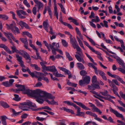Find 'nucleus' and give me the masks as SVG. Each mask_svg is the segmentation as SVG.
Here are the masks:
<instances>
[{
	"label": "nucleus",
	"mask_w": 125,
	"mask_h": 125,
	"mask_svg": "<svg viewBox=\"0 0 125 125\" xmlns=\"http://www.w3.org/2000/svg\"><path fill=\"white\" fill-rule=\"evenodd\" d=\"M41 90H37L32 91L27 90L25 91L26 93L29 95L35 98L37 102L40 104H42L44 100L43 99L40 98Z\"/></svg>",
	"instance_id": "1"
},
{
	"label": "nucleus",
	"mask_w": 125,
	"mask_h": 125,
	"mask_svg": "<svg viewBox=\"0 0 125 125\" xmlns=\"http://www.w3.org/2000/svg\"><path fill=\"white\" fill-rule=\"evenodd\" d=\"M76 50L78 52H76V53H78L79 55L77 54H75V57L79 62H81L83 63H84L85 61L83 59L84 56L81 49L80 47Z\"/></svg>",
	"instance_id": "2"
},
{
	"label": "nucleus",
	"mask_w": 125,
	"mask_h": 125,
	"mask_svg": "<svg viewBox=\"0 0 125 125\" xmlns=\"http://www.w3.org/2000/svg\"><path fill=\"white\" fill-rule=\"evenodd\" d=\"M83 80H81L79 81V84L82 86H84L85 85L89 84L90 81V78L89 76L87 75L83 77Z\"/></svg>",
	"instance_id": "3"
},
{
	"label": "nucleus",
	"mask_w": 125,
	"mask_h": 125,
	"mask_svg": "<svg viewBox=\"0 0 125 125\" xmlns=\"http://www.w3.org/2000/svg\"><path fill=\"white\" fill-rule=\"evenodd\" d=\"M46 97L48 98L53 99L55 98V97L50 94L48 93L45 91L41 90L40 98L42 99L45 97Z\"/></svg>",
	"instance_id": "4"
},
{
	"label": "nucleus",
	"mask_w": 125,
	"mask_h": 125,
	"mask_svg": "<svg viewBox=\"0 0 125 125\" xmlns=\"http://www.w3.org/2000/svg\"><path fill=\"white\" fill-rule=\"evenodd\" d=\"M50 72L53 73V74L57 77H64V75L59 73L55 66H50Z\"/></svg>",
	"instance_id": "5"
},
{
	"label": "nucleus",
	"mask_w": 125,
	"mask_h": 125,
	"mask_svg": "<svg viewBox=\"0 0 125 125\" xmlns=\"http://www.w3.org/2000/svg\"><path fill=\"white\" fill-rule=\"evenodd\" d=\"M109 110L111 112L113 113L117 117L121 118L122 120L125 122V119L122 114H120L117 111L113 109L111 107H109Z\"/></svg>",
	"instance_id": "6"
},
{
	"label": "nucleus",
	"mask_w": 125,
	"mask_h": 125,
	"mask_svg": "<svg viewBox=\"0 0 125 125\" xmlns=\"http://www.w3.org/2000/svg\"><path fill=\"white\" fill-rule=\"evenodd\" d=\"M86 114L87 115H89L92 116L94 117V119L99 122H102V120L100 118L98 117L97 115L93 113L92 112L90 111H87L86 112Z\"/></svg>",
	"instance_id": "7"
},
{
	"label": "nucleus",
	"mask_w": 125,
	"mask_h": 125,
	"mask_svg": "<svg viewBox=\"0 0 125 125\" xmlns=\"http://www.w3.org/2000/svg\"><path fill=\"white\" fill-rule=\"evenodd\" d=\"M17 23L18 25H20L22 29H23L24 27L26 29H30V28L27 24L21 21H17Z\"/></svg>",
	"instance_id": "8"
},
{
	"label": "nucleus",
	"mask_w": 125,
	"mask_h": 125,
	"mask_svg": "<svg viewBox=\"0 0 125 125\" xmlns=\"http://www.w3.org/2000/svg\"><path fill=\"white\" fill-rule=\"evenodd\" d=\"M34 1L36 4V6H37L38 8V10H37L38 12H39V10L41 8H42L43 7V4L38 0H33Z\"/></svg>",
	"instance_id": "9"
},
{
	"label": "nucleus",
	"mask_w": 125,
	"mask_h": 125,
	"mask_svg": "<svg viewBox=\"0 0 125 125\" xmlns=\"http://www.w3.org/2000/svg\"><path fill=\"white\" fill-rule=\"evenodd\" d=\"M119 59H117V62L121 66H120L119 67L117 68L118 70V68H121L123 70H125V63L120 58Z\"/></svg>",
	"instance_id": "10"
},
{
	"label": "nucleus",
	"mask_w": 125,
	"mask_h": 125,
	"mask_svg": "<svg viewBox=\"0 0 125 125\" xmlns=\"http://www.w3.org/2000/svg\"><path fill=\"white\" fill-rule=\"evenodd\" d=\"M22 104L23 105H28L29 106L33 107L34 108H37L36 104L34 103H33L29 101L24 102Z\"/></svg>",
	"instance_id": "11"
},
{
	"label": "nucleus",
	"mask_w": 125,
	"mask_h": 125,
	"mask_svg": "<svg viewBox=\"0 0 125 125\" xmlns=\"http://www.w3.org/2000/svg\"><path fill=\"white\" fill-rule=\"evenodd\" d=\"M16 57L17 58L18 61L19 62V64L21 65V67H25V66L24 65L23 62L22 61V57L21 56H20L18 54L16 55Z\"/></svg>",
	"instance_id": "12"
},
{
	"label": "nucleus",
	"mask_w": 125,
	"mask_h": 125,
	"mask_svg": "<svg viewBox=\"0 0 125 125\" xmlns=\"http://www.w3.org/2000/svg\"><path fill=\"white\" fill-rule=\"evenodd\" d=\"M76 109H77V114L76 115V116H82L84 115V113L83 112H80L81 108L76 105L74 107Z\"/></svg>",
	"instance_id": "13"
},
{
	"label": "nucleus",
	"mask_w": 125,
	"mask_h": 125,
	"mask_svg": "<svg viewBox=\"0 0 125 125\" xmlns=\"http://www.w3.org/2000/svg\"><path fill=\"white\" fill-rule=\"evenodd\" d=\"M73 102L77 104L78 105L81 107L85 110H90L91 109L85 106V105L81 103L73 101Z\"/></svg>",
	"instance_id": "14"
},
{
	"label": "nucleus",
	"mask_w": 125,
	"mask_h": 125,
	"mask_svg": "<svg viewBox=\"0 0 125 125\" xmlns=\"http://www.w3.org/2000/svg\"><path fill=\"white\" fill-rule=\"evenodd\" d=\"M89 104L90 105V106L92 107L95 111L98 113L99 114H101L102 113V112L98 108L96 107V106L92 103H89Z\"/></svg>",
	"instance_id": "15"
},
{
	"label": "nucleus",
	"mask_w": 125,
	"mask_h": 125,
	"mask_svg": "<svg viewBox=\"0 0 125 125\" xmlns=\"http://www.w3.org/2000/svg\"><path fill=\"white\" fill-rule=\"evenodd\" d=\"M0 48L4 49L9 54H11L12 53L11 51L7 47L5 44H0Z\"/></svg>",
	"instance_id": "16"
},
{
	"label": "nucleus",
	"mask_w": 125,
	"mask_h": 125,
	"mask_svg": "<svg viewBox=\"0 0 125 125\" xmlns=\"http://www.w3.org/2000/svg\"><path fill=\"white\" fill-rule=\"evenodd\" d=\"M4 34H5V36H6L9 39H10V37L9 35H10L11 36V37L13 41H15L16 40V39L12 35V34L10 32H4Z\"/></svg>",
	"instance_id": "17"
},
{
	"label": "nucleus",
	"mask_w": 125,
	"mask_h": 125,
	"mask_svg": "<svg viewBox=\"0 0 125 125\" xmlns=\"http://www.w3.org/2000/svg\"><path fill=\"white\" fill-rule=\"evenodd\" d=\"M98 72L100 75L102 77L103 79L104 80L106 81L107 80V79L106 76H105V73L103 71L99 70H98Z\"/></svg>",
	"instance_id": "18"
},
{
	"label": "nucleus",
	"mask_w": 125,
	"mask_h": 125,
	"mask_svg": "<svg viewBox=\"0 0 125 125\" xmlns=\"http://www.w3.org/2000/svg\"><path fill=\"white\" fill-rule=\"evenodd\" d=\"M36 77L38 79V81H41L42 80H43L47 83H48L49 82V80L46 77H45L43 76L42 77L40 76H36Z\"/></svg>",
	"instance_id": "19"
},
{
	"label": "nucleus",
	"mask_w": 125,
	"mask_h": 125,
	"mask_svg": "<svg viewBox=\"0 0 125 125\" xmlns=\"http://www.w3.org/2000/svg\"><path fill=\"white\" fill-rule=\"evenodd\" d=\"M48 20H46L45 21H44L43 23V28L47 32H48V26H49V24L48 22Z\"/></svg>",
	"instance_id": "20"
},
{
	"label": "nucleus",
	"mask_w": 125,
	"mask_h": 125,
	"mask_svg": "<svg viewBox=\"0 0 125 125\" xmlns=\"http://www.w3.org/2000/svg\"><path fill=\"white\" fill-rule=\"evenodd\" d=\"M88 65L90 67H92L93 68L94 70L95 73L97 75H98V70L97 68L93 64L91 63H88Z\"/></svg>",
	"instance_id": "21"
},
{
	"label": "nucleus",
	"mask_w": 125,
	"mask_h": 125,
	"mask_svg": "<svg viewBox=\"0 0 125 125\" xmlns=\"http://www.w3.org/2000/svg\"><path fill=\"white\" fill-rule=\"evenodd\" d=\"M0 117L2 123L3 125H7L6 119L8 118L5 115L1 116Z\"/></svg>",
	"instance_id": "22"
},
{
	"label": "nucleus",
	"mask_w": 125,
	"mask_h": 125,
	"mask_svg": "<svg viewBox=\"0 0 125 125\" xmlns=\"http://www.w3.org/2000/svg\"><path fill=\"white\" fill-rule=\"evenodd\" d=\"M10 29L12 32L14 33H15L16 31L18 34L20 33L19 29L15 26H14L13 27L11 28Z\"/></svg>",
	"instance_id": "23"
},
{
	"label": "nucleus",
	"mask_w": 125,
	"mask_h": 125,
	"mask_svg": "<svg viewBox=\"0 0 125 125\" xmlns=\"http://www.w3.org/2000/svg\"><path fill=\"white\" fill-rule=\"evenodd\" d=\"M21 51L23 53V57L26 60L29 59L30 58H31L30 55L26 52L23 50H21Z\"/></svg>",
	"instance_id": "24"
},
{
	"label": "nucleus",
	"mask_w": 125,
	"mask_h": 125,
	"mask_svg": "<svg viewBox=\"0 0 125 125\" xmlns=\"http://www.w3.org/2000/svg\"><path fill=\"white\" fill-rule=\"evenodd\" d=\"M77 67L80 70H83L84 68V67L83 64L81 63L78 62L76 63Z\"/></svg>",
	"instance_id": "25"
},
{
	"label": "nucleus",
	"mask_w": 125,
	"mask_h": 125,
	"mask_svg": "<svg viewBox=\"0 0 125 125\" xmlns=\"http://www.w3.org/2000/svg\"><path fill=\"white\" fill-rule=\"evenodd\" d=\"M15 86L17 88H20L21 91H25V88L24 86L19 84H16Z\"/></svg>",
	"instance_id": "26"
},
{
	"label": "nucleus",
	"mask_w": 125,
	"mask_h": 125,
	"mask_svg": "<svg viewBox=\"0 0 125 125\" xmlns=\"http://www.w3.org/2000/svg\"><path fill=\"white\" fill-rule=\"evenodd\" d=\"M0 103L1 105L4 108H7L10 107L9 105L6 102L3 101H0Z\"/></svg>",
	"instance_id": "27"
},
{
	"label": "nucleus",
	"mask_w": 125,
	"mask_h": 125,
	"mask_svg": "<svg viewBox=\"0 0 125 125\" xmlns=\"http://www.w3.org/2000/svg\"><path fill=\"white\" fill-rule=\"evenodd\" d=\"M101 46L103 48L106 49L107 51H108L110 53L114 55L116 54L115 53L111 51H109L108 49L106 48V47L104 45V44L103 43H101Z\"/></svg>",
	"instance_id": "28"
},
{
	"label": "nucleus",
	"mask_w": 125,
	"mask_h": 125,
	"mask_svg": "<svg viewBox=\"0 0 125 125\" xmlns=\"http://www.w3.org/2000/svg\"><path fill=\"white\" fill-rule=\"evenodd\" d=\"M63 103L67 104L69 105H72L74 107L76 105L75 104H74L73 103L69 101H65L63 102Z\"/></svg>",
	"instance_id": "29"
},
{
	"label": "nucleus",
	"mask_w": 125,
	"mask_h": 125,
	"mask_svg": "<svg viewBox=\"0 0 125 125\" xmlns=\"http://www.w3.org/2000/svg\"><path fill=\"white\" fill-rule=\"evenodd\" d=\"M115 78L117 79L119 81H120L122 83L125 85V82L122 79L118 76L116 75L115 76Z\"/></svg>",
	"instance_id": "30"
},
{
	"label": "nucleus",
	"mask_w": 125,
	"mask_h": 125,
	"mask_svg": "<svg viewBox=\"0 0 125 125\" xmlns=\"http://www.w3.org/2000/svg\"><path fill=\"white\" fill-rule=\"evenodd\" d=\"M108 92L107 90H104L103 92H101L100 93L102 95L104 96H109L110 95L108 94Z\"/></svg>",
	"instance_id": "31"
},
{
	"label": "nucleus",
	"mask_w": 125,
	"mask_h": 125,
	"mask_svg": "<svg viewBox=\"0 0 125 125\" xmlns=\"http://www.w3.org/2000/svg\"><path fill=\"white\" fill-rule=\"evenodd\" d=\"M85 36L87 39H88L89 41L91 43L94 45L95 46V44L94 41L91 38H89L87 36L85 35H84Z\"/></svg>",
	"instance_id": "32"
},
{
	"label": "nucleus",
	"mask_w": 125,
	"mask_h": 125,
	"mask_svg": "<svg viewBox=\"0 0 125 125\" xmlns=\"http://www.w3.org/2000/svg\"><path fill=\"white\" fill-rule=\"evenodd\" d=\"M0 18L4 20H6L8 18V16L5 15H0Z\"/></svg>",
	"instance_id": "33"
},
{
	"label": "nucleus",
	"mask_w": 125,
	"mask_h": 125,
	"mask_svg": "<svg viewBox=\"0 0 125 125\" xmlns=\"http://www.w3.org/2000/svg\"><path fill=\"white\" fill-rule=\"evenodd\" d=\"M66 56L67 57L69 61H71L73 60L71 56L70 55L69 53L67 52H65Z\"/></svg>",
	"instance_id": "34"
},
{
	"label": "nucleus",
	"mask_w": 125,
	"mask_h": 125,
	"mask_svg": "<svg viewBox=\"0 0 125 125\" xmlns=\"http://www.w3.org/2000/svg\"><path fill=\"white\" fill-rule=\"evenodd\" d=\"M73 48L75 49L76 48V50L80 47L79 46L77 42H75L71 44Z\"/></svg>",
	"instance_id": "35"
},
{
	"label": "nucleus",
	"mask_w": 125,
	"mask_h": 125,
	"mask_svg": "<svg viewBox=\"0 0 125 125\" xmlns=\"http://www.w3.org/2000/svg\"><path fill=\"white\" fill-rule=\"evenodd\" d=\"M67 84L68 85L70 86H72L74 87H76L77 85L76 84L70 82L69 81L68 82Z\"/></svg>",
	"instance_id": "36"
},
{
	"label": "nucleus",
	"mask_w": 125,
	"mask_h": 125,
	"mask_svg": "<svg viewBox=\"0 0 125 125\" xmlns=\"http://www.w3.org/2000/svg\"><path fill=\"white\" fill-rule=\"evenodd\" d=\"M58 4L61 8L62 11L64 14H66L65 9L62 4L58 3Z\"/></svg>",
	"instance_id": "37"
},
{
	"label": "nucleus",
	"mask_w": 125,
	"mask_h": 125,
	"mask_svg": "<svg viewBox=\"0 0 125 125\" xmlns=\"http://www.w3.org/2000/svg\"><path fill=\"white\" fill-rule=\"evenodd\" d=\"M14 96L15 97L13 98V99L16 101H19L20 100L21 98L19 97V95H18L14 94Z\"/></svg>",
	"instance_id": "38"
},
{
	"label": "nucleus",
	"mask_w": 125,
	"mask_h": 125,
	"mask_svg": "<svg viewBox=\"0 0 125 125\" xmlns=\"http://www.w3.org/2000/svg\"><path fill=\"white\" fill-rule=\"evenodd\" d=\"M62 42L63 45L65 47H67L68 46V44L65 40L63 39L62 40Z\"/></svg>",
	"instance_id": "39"
},
{
	"label": "nucleus",
	"mask_w": 125,
	"mask_h": 125,
	"mask_svg": "<svg viewBox=\"0 0 125 125\" xmlns=\"http://www.w3.org/2000/svg\"><path fill=\"white\" fill-rule=\"evenodd\" d=\"M20 40L23 42L24 44H27L28 43V41L26 38H20Z\"/></svg>",
	"instance_id": "40"
},
{
	"label": "nucleus",
	"mask_w": 125,
	"mask_h": 125,
	"mask_svg": "<svg viewBox=\"0 0 125 125\" xmlns=\"http://www.w3.org/2000/svg\"><path fill=\"white\" fill-rule=\"evenodd\" d=\"M91 81L92 83H96L97 81V78L96 76L95 75L94 76L92 77Z\"/></svg>",
	"instance_id": "41"
},
{
	"label": "nucleus",
	"mask_w": 125,
	"mask_h": 125,
	"mask_svg": "<svg viewBox=\"0 0 125 125\" xmlns=\"http://www.w3.org/2000/svg\"><path fill=\"white\" fill-rule=\"evenodd\" d=\"M29 45L30 46L33 48V49H34L36 47L35 46L32 44V41L31 40L29 39Z\"/></svg>",
	"instance_id": "42"
},
{
	"label": "nucleus",
	"mask_w": 125,
	"mask_h": 125,
	"mask_svg": "<svg viewBox=\"0 0 125 125\" xmlns=\"http://www.w3.org/2000/svg\"><path fill=\"white\" fill-rule=\"evenodd\" d=\"M18 12H19V13H20L21 12V13L23 15L27 16L28 15V14H27L25 11H24L23 10H16L17 13Z\"/></svg>",
	"instance_id": "43"
},
{
	"label": "nucleus",
	"mask_w": 125,
	"mask_h": 125,
	"mask_svg": "<svg viewBox=\"0 0 125 125\" xmlns=\"http://www.w3.org/2000/svg\"><path fill=\"white\" fill-rule=\"evenodd\" d=\"M87 89L89 90H94L93 84H92L91 85H88V86Z\"/></svg>",
	"instance_id": "44"
},
{
	"label": "nucleus",
	"mask_w": 125,
	"mask_h": 125,
	"mask_svg": "<svg viewBox=\"0 0 125 125\" xmlns=\"http://www.w3.org/2000/svg\"><path fill=\"white\" fill-rule=\"evenodd\" d=\"M12 112L13 113V114L15 116L18 115L20 114L22 112L20 111L18 112H16L15 110L13 109L12 110Z\"/></svg>",
	"instance_id": "45"
},
{
	"label": "nucleus",
	"mask_w": 125,
	"mask_h": 125,
	"mask_svg": "<svg viewBox=\"0 0 125 125\" xmlns=\"http://www.w3.org/2000/svg\"><path fill=\"white\" fill-rule=\"evenodd\" d=\"M23 3L28 8H29L30 7V5L29 3H28L27 1V0H23Z\"/></svg>",
	"instance_id": "46"
},
{
	"label": "nucleus",
	"mask_w": 125,
	"mask_h": 125,
	"mask_svg": "<svg viewBox=\"0 0 125 125\" xmlns=\"http://www.w3.org/2000/svg\"><path fill=\"white\" fill-rule=\"evenodd\" d=\"M11 48L12 50V52H11L12 53H14L15 52L17 53V52H17L18 51V50H17L16 48V47L13 46V47H11Z\"/></svg>",
	"instance_id": "47"
},
{
	"label": "nucleus",
	"mask_w": 125,
	"mask_h": 125,
	"mask_svg": "<svg viewBox=\"0 0 125 125\" xmlns=\"http://www.w3.org/2000/svg\"><path fill=\"white\" fill-rule=\"evenodd\" d=\"M2 84L6 87H10V85L9 84L8 81H6L2 83Z\"/></svg>",
	"instance_id": "48"
},
{
	"label": "nucleus",
	"mask_w": 125,
	"mask_h": 125,
	"mask_svg": "<svg viewBox=\"0 0 125 125\" xmlns=\"http://www.w3.org/2000/svg\"><path fill=\"white\" fill-rule=\"evenodd\" d=\"M80 74L83 76H84L86 75L87 74V73L84 70H82L80 72Z\"/></svg>",
	"instance_id": "49"
},
{
	"label": "nucleus",
	"mask_w": 125,
	"mask_h": 125,
	"mask_svg": "<svg viewBox=\"0 0 125 125\" xmlns=\"http://www.w3.org/2000/svg\"><path fill=\"white\" fill-rule=\"evenodd\" d=\"M72 36H70V42L71 44L77 42L76 41V40L74 38V39L72 37Z\"/></svg>",
	"instance_id": "50"
},
{
	"label": "nucleus",
	"mask_w": 125,
	"mask_h": 125,
	"mask_svg": "<svg viewBox=\"0 0 125 125\" xmlns=\"http://www.w3.org/2000/svg\"><path fill=\"white\" fill-rule=\"evenodd\" d=\"M51 49L52 54L55 55H56V51H57V49H56L54 47Z\"/></svg>",
	"instance_id": "51"
},
{
	"label": "nucleus",
	"mask_w": 125,
	"mask_h": 125,
	"mask_svg": "<svg viewBox=\"0 0 125 125\" xmlns=\"http://www.w3.org/2000/svg\"><path fill=\"white\" fill-rule=\"evenodd\" d=\"M117 123H119V124H117V125H125V123L122 121L117 120Z\"/></svg>",
	"instance_id": "52"
},
{
	"label": "nucleus",
	"mask_w": 125,
	"mask_h": 125,
	"mask_svg": "<svg viewBox=\"0 0 125 125\" xmlns=\"http://www.w3.org/2000/svg\"><path fill=\"white\" fill-rule=\"evenodd\" d=\"M33 49L35 50L36 54L37 55V56L38 58L39 59L41 58V57L39 55V54L38 52V49H37L36 48L34 49Z\"/></svg>",
	"instance_id": "53"
},
{
	"label": "nucleus",
	"mask_w": 125,
	"mask_h": 125,
	"mask_svg": "<svg viewBox=\"0 0 125 125\" xmlns=\"http://www.w3.org/2000/svg\"><path fill=\"white\" fill-rule=\"evenodd\" d=\"M42 84L41 82H38L36 84L34 87H40L42 86Z\"/></svg>",
	"instance_id": "54"
},
{
	"label": "nucleus",
	"mask_w": 125,
	"mask_h": 125,
	"mask_svg": "<svg viewBox=\"0 0 125 125\" xmlns=\"http://www.w3.org/2000/svg\"><path fill=\"white\" fill-rule=\"evenodd\" d=\"M57 7H54V15L56 16L58 15V13L57 12Z\"/></svg>",
	"instance_id": "55"
},
{
	"label": "nucleus",
	"mask_w": 125,
	"mask_h": 125,
	"mask_svg": "<svg viewBox=\"0 0 125 125\" xmlns=\"http://www.w3.org/2000/svg\"><path fill=\"white\" fill-rule=\"evenodd\" d=\"M10 12L12 14V17L13 18L16 20V21H18L17 19L15 17V14L12 11H10Z\"/></svg>",
	"instance_id": "56"
},
{
	"label": "nucleus",
	"mask_w": 125,
	"mask_h": 125,
	"mask_svg": "<svg viewBox=\"0 0 125 125\" xmlns=\"http://www.w3.org/2000/svg\"><path fill=\"white\" fill-rule=\"evenodd\" d=\"M40 64L42 66V69H44L43 68L45 67L46 66L45 65V64H46L47 63L46 62H40Z\"/></svg>",
	"instance_id": "57"
},
{
	"label": "nucleus",
	"mask_w": 125,
	"mask_h": 125,
	"mask_svg": "<svg viewBox=\"0 0 125 125\" xmlns=\"http://www.w3.org/2000/svg\"><path fill=\"white\" fill-rule=\"evenodd\" d=\"M107 120L109 121L110 123H112L114 124L115 123V122L113 121V119L111 116L109 117Z\"/></svg>",
	"instance_id": "58"
},
{
	"label": "nucleus",
	"mask_w": 125,
	"mask_h": 125,
	"mask_svg": "<svg viewBox=\"0 0 125 125\" xmlns=\"http://www.w3.org/2000/svg\"><path fill=\"white\" fill-rule=\"evenodd\" d=\"M95 83H93V86H94V90L95 89H100V87H99V85L98 84H96Z\"/></svg>",
	"instance_id": "59"
},
{
	"label": "nucleus",
	"mask_w": 125,
	"mask_h": 125,
	"mask_svg": "<svg viewBox=\"0 0 125 125\" xmlns=\"http://www.w3.org/2000/svg\"><path fill=\"white\" fill-rule=\"evenodd\" d=\"M32 12L34 15H36L37 13V9L36 7H34L32 9Z\"/></svg>",
	"instance_id": "60"
},
{
	"label": "nucleus",
	"mask_w": 125,
	"mask_h": 125,
	"mask_svg": "<svg viewBox=\"0 0 125 125\" xmlns=\"http://www.w3.org/2000/svg\"><path fill=\"white\" fill-rule=\"evenodd\" d=\"M17 15L19 16V17L21 19H24L26 18V17L22 15L20 13H19V12H18L17 13Z\"/></svg>",
	"instance_id": "61"
},
{
	"label": "nucleus",
	"mask_w": 125,
	"mask_h": 125,
	"mask_svg": "<svg viewBox=\"0 0 125 125\" xmlns=\"http://www.w3.org/2000/svg\"><path fill=\"white\" fill-rule=\"evenodd\" d=\"M85 54L87 57L90 59L91 62H94V60L93 59L90 57V56L86 53H85Z\"/></svg>",
	"instance_id": "62"
},
{
	"label": "nucleus",
	"mask_w": 125,
	"mask_h": 125,
	"mask_svg": "<svg viewBox=\"0 0 125 125\" xmlns=\"http://www.w3.org/2000/svg\"><path fill=\"white\" fill-rule=\"evenodd\" d=\"M120 43L121 44V47L125 51V46H124V43L123 41H120Z\"/></svg>",
	"instance_id": "63"
},
{
	"label": "nucleus",
	"mask_w": 125,
	"mask_h": 125,
	"mask_svg": "<svg viewBox=\"0 0 125 125\" xmlns=\"http://www.w3.org/2000/svg\"><path fill=\"white\" fill-rule=\"evenodd\" d=\"M31 123L29 121L26 122L22 124V125H30Z\"/></svg>",
	"instance_id": "64"
}]
</instances>
